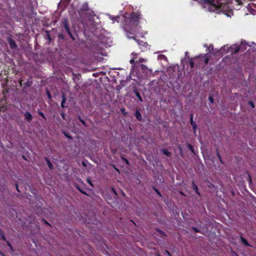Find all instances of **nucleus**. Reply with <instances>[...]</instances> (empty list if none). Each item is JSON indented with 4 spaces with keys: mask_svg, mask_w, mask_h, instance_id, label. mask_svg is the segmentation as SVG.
<instances>
[{
    "mask_svg": "<svg viewBox=\"0 0 256 256\" xmlns=\"http://www.w3.org/2000/svg\"><path fill=\"white\" fill-rule=\"evenodd\" d=\"M196 58H198V60L195 62V66L196 68L200 67L202 64V62H204V64H206L209 60V58L206 55H204L202 56H196Z\"/></svg>",
    "mask_w": 256,
    "mask_h": 256,
    "instance_id": "obj_1",
    "label": "nucleus"
},
{
    "mask_svg": "<svg viewBox=\"0 0 256 256\" xmlns=\"http://www.w3.org/2000/svg\"><path fill=\"white\" fill-rule=\"evenodd\" d=\"M89 10L90 9L88 8V4L87 3H86L82 4V8L79 10V13L84 18V13L85 12H88Z\"/></svg>",
    "mask_w": 256,
    "mask_h": 256,
    "instance_id": "obj_2",
    "label": "nucleus"
},
{
    "mask_svg": "<svg viewBox=\"0 0 256 256\" xmlns=\"http://www.w3.org/2000/svg\"><path fill=\"white\" fill-rule=\"evenodd\" d=\"M140 18V14L138 13H133L132 16L131 21L132 22L136 23V24L137 25Z\"/></svg>",
    "mask_w": 256,
    "mask_h": 256,
    "instance_id": "obj_3",
    "label": "nucleus"
},
{
    "mask_svg": "<svg viewBox=\"0 0 256 256\" xmlns=\"http://www.w3.org/2000/svg\"><path fill=\"white\" fill-rule=\"evenodd\" d=\"M239 46H232L228 49V52H230L232 54H236L240 50Z\"/></svg>",
    "mask_w": 256,
    "mask_h": 256,
    "instance_id": "obj_4",
    "label": "nucleus"
},
{
    "mask_svg": "<svg viewBox=\"0 0 256 256\" xmlns=\"http://www.w3.org/2000/svg\"><path fill=\"white\" fill-rule=\"evenodd\" d=\"M190 124L192 125V128H193V130H194V134H196V129L197 128V125H196V123L193 120V114H192L190 115Z\"/></svg>",
    "mask_w": 256,
    "mask_h": 256,
    "instance_id": "obj_5",
    "label": "nucleus"
},
{
    "mask_svg": "<svg viewBox=\"0 0 256 256\" xmlns=\"http://www.w3.org/2000/svg\"><path fill=\"white\" fill-rule=\"evenodd\" d=\"M206 2L209 4L212 7L211 10L214 11L216 9L218 8V6H216L214 3V0H206Z\"/></svg>",
    "mask_w": 256,
    "mask_h": 256,
    "instance_id": "obj_6",
    "label": "nucleus"
},
{
    "mask_svg": "<svg viewBox=\"0 0 256 256\" xmlns=\"http://www.w3.org/2000/svg\"><path fill=\"white\" fill-rule=\"evenodd\" d=\"M8 41L12 48H16L17 47V45L16 44L14 40L10 38H8Z\"/></svg>",
    "mask_w": 256,
    "mask_h": 256,
    "instance_id": "obj_7",
    "label": "nucleus"
},
{
    "mask_svg": "<svg viewBox=\"0 0 256 256\" xmlns=\"http://www.w3.org/2000/svg\"><path fill=\"white\" fill-rule=\"evenodd\" d=\"M198 58H190L189 59V63L191 68L196 67L195 62L198 60Z\"/></svg>",
    "mask_w": 256,
    "mask_h": 256,
    "instance_id": "obj_8",
    "label": "nucleus"
},
{
    "mask_svg": "<svg viewBox=\"0 0 256 256\" xmlns=\"http://www.w3.org/2000/svg\"><path fill=\"white\" fill-rule=\"evenodd\" d=\"M126 32L127 36L130 38H134L135 34L134 33L130 32L128 30V28L126 26L124 28Z\"/></svg>",
    "mask_w": 256,
    "mask_h": 256,
    "instance_id": "obj_9",
    "label": "nucleus"
},
{
    "mask_svg": "<svg viewBox=\"0 0 256 256\" xmlns=\"http://www.w3.org/2000/svg\"><path fill=\"white\" fill-rule=\"evenodd\" d=\"M25 119L28 122H30L32 118V116L30 112H26L24 114Z\"/></svg>",
    "mask_w": 256,
    "mask_h": 256,
    "instance_id": "obj_10",
    "label": "nucleus"
},
{
    "mask_svg": "<svg viewBox=\"0 0 256 256\" xmlns=\"http://www.w3.org/2000/svg\"><path fill=\"white\" fill-rule=\"evenodd\" d=\"M192 188L196 193L200 195V194L198 192V186L194 183V182H192Z\"/></svg>",
    "mask_w": 256,
    "mask_h": 256,
    "instance_id": "obj_11",
    "label": "nucleus"
},
{
    "mask_svg": "<svg viewBox=\"0 0 256 256\" xmlns=\"http://www.w3.org/2000/svg\"><path fill=\"white\" fill-rule=\"evenodd\" d=\"M135 116L136 118V119L139 121H140L142 120V115L140 112L139 110H136L135 112Z\"/></svg>",
    "mask_w": 256,
    "mask_h": 256,
    "instance_id": "obj_12",
    "label": "nucleus"
},
{
    "mask_svg": "<svg viewBox=\"0 0 256 256\" xmlns=\"http://www.w3.org/2000/svg\"><path fill=\"white\" fill-rule=\"evenodd\" d=\"M240 240H241V242H242V243L245 245L246 246H252L248 242V241L246 240L244 238H243L242 236H240Z\"/></svg>",
    "mask_w": 256,
    "mask_h": 256,
    "instance_id": "obj_13",
    "label": "nucleus"
},
{
    "mask_svg": "<svg viewBox=\"0 0 256 256\" xmlns=\"http://www.w3.org/2000/svg\"><path fill=\"white\" fill-rule=\"evenodd\" d=\"M44 159L46 160V163H47V164L48 165V166L50 168V170H52L53 169V165L52 164V162H50V160H48V158L47 157H45Z\"/></svg>",
    "mask_w": 256,
    "mask_h": 256,
    "instance_id": "obj_14",
    "label": "nucleus"
},
{
    "mask_svg": "<svg viewBox=\"0 0 256 256\" xmlns=\"http://www.w3.org/2000/svg\"><path fill=\"white\" fill-rule=\"evenodd\" d=\"M187 147L194 154H196L192 146L189 143H187Z\"/></svg>",
    "mask_w": 256,
    "mask_h": 256,
    "instance_id": "obj_15",
    "label": "nucleus"
},
{
    "mask_svg": "<svg viewBox=\"0 0 256 256\" xmlns=\"http://www.w3.org/2000/svg\"><path fill=\"white\" fill-rule=\"evenodd\" d=\"M162 152L163 154L165 155H166V156L170 157L171 156V152H170L169 151H168L167 150H165V149H162Z\"/></svg>",
    "mask_w": 256,
    "mask_h": 256,
    "instance_id": "obj_16",
    "label": "nucleus"
},
{
    "mask_svg": "<svg viewBox=\"0 0 256 256\" xmlns=\"http://www.w3.org/2000/svg\"><path fill=\"white\" fill-rule=\"evenodd\" d=\"M62 102H61V106L62 108H64L65 106H64V102H66V96L64 95V94H62Z\"/></svg>",
    "mask_w": 256,
    "mask_h": 256,
    "instance_id": "obj_17",
    "label": "nucleus"
},
{
    "mask_svg": "<svg viewBox=\"0 0 256 256\" xmlns=\"http://www.w3.org/2000/svg\"><path fill=\"white\" fill-rule=\"evenodd\" d=\"M134 93L136 97L140 102H142V98L141 97L140 94L136 90H134Z\"/></svg>",
    "mask_w": 256,
    "mask_h": 256,
    "instance_id": "obj_18",
    "label": "nucleus"
},
{
    "mask_svg": "<svg viewBox=\"0 0 256 256\" xmlns=\"http://www.w3.org/2000/svg\"><path fill=\"white\" fill-rule=\"evenodd\" d=\"M64 26L65 30H66V32L68 33H70V28L68 25L67 22H66L64 23Z\"/></svg>",
    "mask_w": 256,
    "mask_h": 256,
    "instance_id": "obj_19",
    "label": "nucleus"
},
{
    "mask_svg": "<svg viewBox=\"0 0 256 256\" xmlns=\"http://www.w3.org/2000/svg\"><path fill=\"white\" fill-rule=\"evenodd\" d=\"M121 158L126 164L130 165V162L127 159L124 158L123 156H121Z\"/></svg>",
    "mask_w": 256,
    "mask_h": 256,
    "instance_id": "obj_20",
    "label": "nucleus"
},
{
    "mask_svg": "<svg viewBox=\"0 0 256 256\" xmlns=\"http://www.w3.org/2000/svg\"><path fill=\"white\" fill-rule=\"evenodd\" d=\"M178 150H180V155L182 156H183V154H182V146H180V144L178 145Z\"/></svg>",
    "mask_w": 256,
    "mask_h": 256,
    "instance_id": "obj_21",
    "label": "nucleus"
},
{
    "mask_svg": "<svg viewBox=\"0 0 256 256\" xmlns=\"http://www.w3.org/2000/svg\"><path fill=\"white\" fill-rule=\"evenodd\" d=\"M146 61V60L143 58H140L138 60H136V63H142Z\"/></svg>",
    "mask_w": 256,
    "mask_h": 256,
    "instance_id": "obj_22",
    "label": "nucleus"
},
{
    "mask_svg": "<svg viewBox=\"0 0 256 256\" xmlns=\"http://www.w3.org/2000/svg\"><path fill=\"white\" fill-rule=\"evenodd\" d=\"M78 118L84 125L86 126L85 122L81 118L80 116H78Z\"/></svg>",
    "mask_w": 256,
    "mask_h": 256,
    "instance_id": "obj_23",
    "label": "nucleus"
},
{
    "mask_svg": "<svg viewBox=\"0 0 256 256\" xmlns=\"http://www.w3.org/2000/svg\"><path fill=\"white\" fill-rule=\"evenodd\" d=\"M32 84V82L28 80L27 82H26V85L27 86H30Z\"/></svg>",
    "mask_w": 256,
    "mask_h": 256,
    "instance_id": "obj_24",
    "label": "nucleus"
},
{
    "mask_svg": "<svg viewBox=\"0 0 256 256\" xmlns=\"http://www.w3.org/2000/svg\"><path fill=\"white\" fill-rule=\"evenodd\" d=\"M159 58H160V59H162V60H166V57L163 55V54H160L159 56Z\"/></svg>",
    "mask_w": 256,
    "mask_h": 256,
    "instance_id": "obj_25",
    "label": "nucleus"
},
{
    "mask_svg": "<svg viewBox=\"0 0 256 256\" xmlns=\"http://www.w3.org/2000/svg\"><path fill=\"white\" fill-rule=\"evenodd\" d=\"M192 230L196 232H200V230H198V228H196V227H192Z\"/></svg>",
    "mask_w": 256,
    "mask_h": 256,
    "instance_id": "obj_26",
    "label": "nucleus"
},
{
    "mask_svg": "<svg viewBox=\"0 0 256 256\" xmlns=\"http://www.w3.org/2000/svg\"><path fill=\"white\" fill-rule=\"evenodd\" d=\"M130 63L131 64H134V63H136V61L135 60V58H133L132 60H130Z\"/></svg>",
    "mask_w": 256,
    "mask_h": 256,
    "instance_id": "obj_27",
    "label": "nucleus"
},
{
    "mask_svg": "<svg viewBox=\"0 0 256 256\" xmlns=\"http://www.w3.org/2000/svg\"><path fill=\"white\" fill-rule=\"evenodd\" d=\"M38 114H39L40 116H42L44 118V119H46V117H45V116H44V113H43L42 112H38Z\"/></svg>",
    "mask_w": 256,
    "mask_h": 256,
    "instance_id": "obj_28",
    "label": "nucleus"
},
{
    "mask_svg": "<svg viewBox=\"0 0 256 256\" xmlns=\"http://www.w3.org/2000/svg\"><path fill=\"white\" fill-rule=\"evenodd\" d=\"M140 68H141L142 70H144L146 69L147 68L146 66L144 64H141Z\"/></svg>",
    "mask_w": 256,
    "mask_h": 256,
    "instance_id": "obj_29",
    "label": "nucleus"
},
{
    "mask_svg": "<svg viewBox=\"0 0 256 256\" xmlns=\"http://www.w3.org/2000/svg\"><path fill=\"white\" fill-rule=\"evenodd\" d=\"M86 181L87 182L90 184L92 186H94V185L92 184V182L91 180H90V178H87L86 179Z\"/></svg>",
    "mask_w": 256,
    "mask_h": 256,
    "instance_id": "obj_30",
    "label": "nucleus"
},
{
    "mask_svg": "<svg viewBox=\"0 0 256 256\" xmlns=\"http://www.w3.org/2000/svg\"><path fill=\"white\" fill-rule=\"evenodd\" d=\"M7 244H8V246L10 247V248L12 251H14V250H12V244H10V243L8 241V242H7Z\"/></svg>",
    "mask_w": 256,
    "mask_h": 256,
    "instance_id": "obj_31",
    "label": "nucleus"
},
{
    "mask_svg": "<svg viewBox=\"0 0 256 256\" xmlns=\"http://www.w3.org/2000/svg\"><path fill=\"white\" fill-rule=\"evenodd\" d=\"M154 190L155 192H156V194H158L159 196H161V194H160V192L157 188H154Z\"/></svg>",
    "mask_w": 256,
    "mask_h": 256,
    "instance_id": "obj_32",
    "label": "nucleus"
},
{
    "mask_svg": "<svg viewBox=\"0 0 256 256\" xmlns=\"http://www.w3.org/2000/svg\"><path fill=\"white\" fill-rule=\"evenodd\" d=\"M68 35L70 36V37L73 40H74V38L73 37V36L72 34L70 32V33H68Z\"/></svg>",
    "mask_w": 256,
    "mask_h": 256,
    "instance_id": "obj_33",
    "label": "nucleus"
},
{
    "mask_svg": "<svg viewBox=\"0 0 256 256\" xmlns=\"http://www.w3.org/2000/svg\"><path fill=\"white\" fill-rule=\"evenodd\" d=\"M121 111H122V114H124V115H126V112H125V109L124 108L122 109H121Z\"/></svg>",
    "mask_w": 256,
    "mask_h": 256,
    "instance_id": "obj_34",
    "label": "nucleus"
},
{
    "mask_svg": "<svg viewBox=\"0 0 256 256\" xmlns=\"http://www.w3.org/2000/svg\"><path fill=\"white\" fill-rule=\"evenodd\" d=\"M1 237H2V238L4 240H6V237L4 236V234H1Z\"/></svg>",
    "mask_w": 256,
    "mask_h": 256,
    "instance_id": "obj_35",
    "label": "nucleus"
},
{
    "mask_svg": "<svg viewBox=\"0 0 256 256\" xmlns=\"http://www.w3.org/2000/svg\"><path fill=\"white\" fill-rule=\"evenodd\" d=\"M209 100H210V102L211 103H213L214 102V99L212 98V96H210L209 97Z\"/></svg>",
    "mask_w": 256,
    "mask_h": 256,
    "instance_id": "obj_36",
    "label": "nucleus"
},
{
    "mask_svg": "<svg viewBox=\"0 0 256 256\" xmlns=\"http://www.w3.org/2000/svg\"><path fill=\"white\" fill-rule=\"evenodd\" d=\"M76 188L82 193L86 194V193L82 190L78 186H76Z\"/></svg>",
    "mask_w": 256,
    "mask_h": 256,
    "instance_id": "obj_37",
    "label": "nucleus"
},
{
    "mask_svg": "<svg viewBox=\"0 0 256 256\" xmlns=\"http://www.w3.org/2000/svg\"><path fill=\"white\" fill-rule=\"evenodd\" d=\"M64 136H65L66 137H67V138H70V139H72V138L71 136H70L69 135H68V134H66V132H64Z\"/></svg>",
    "mask_w": 256,
    "mask_h": 256,
    "instance_id": "obj_38",
    "label": "nucleus"
},
{
    "mask_svg": "<svg viewBox=\"0 0 256 256\" xmlns=\"http://www.w3.org/2000/svg\"><path fill=\"white\" fill-rule=\"evenodd\" d=\"M249 103L252 108L254 107V105L252 102H250Z\"/></svg>",
    "mask_w": 256,
    "mask_h": 256,
    "instance_id": "obj_39",
    "label": "nucleus"
},
{
    "mask_svg": "<svg viewBox=\"0 0 256 256\" xmlns=\"http://www.w3.org/2000/svg\"><path fill=\"white\" fill-rule=\"evenodd\" d=\"M217 156H218V158H220V162H222V160H221V158H220V154L218 153V152H217Z\"/></svg>",
    "mask_w": 256,
    "mask_h": 256,
    "instance_id": "obj_40",
    "label": "nucleus"
},
{
    "mask_svg": "<svg viewBox=\"0 0 256 256\" xmlns=\"http://www.w3.org/2000/svg\"><path fill=\"white\" fill-rule=\"evenodd\" d=\"M58 38H64V36H63L62 34H58Z\"/></svg>",
    "mask_w": 256,
    "mask_h": 256,
    "instance_id": "obj_41",
    "label": "nucleus"
},
{
    "mask_svg": "<svg viewBox=\"0 0 256 256\" xmlns=\"http://www.w3.org/2000/svg\"><path fill=\"white\" fill-rule=\"evenodd\" d=\"M158 232H159L160 234H164V232H162V230H158Z\"/></svg>",
    "mask_w": 256,
    "mask_h": 256,
    "instance_id": "obj_42",
    "label": "nucleus"
},
{
    "mask_svg": "<svg viewBox=\"0 0 256 256\" xmlns=\"http://www.w3.org/2000/svg\"><path fill=\"white\" fill-rule=\"evenodd\" d=\"M248 178H249V180H250V183H252V179H251V177H250V174H248Z\"/></svg>",
    "mask_w": 256,
    "mask_h": 256,
    "instance_id": "obj_43",
    "label": "nucleus"
},
{
    "mask_svg": "<svg viewBox=\"0 0 256 256\" xmlns=\"http://www.w3.org/2000/svg\"><path fill=\"white\" fill-rule=\"evenodd\" d=\"M82 164L84 166H86V164L84 162H82Z\"/></svg>",
    "mask_w": 256,
    "mask_h": 256,
    "instance_id": "obj_44",
    "label": "nucleus"
},
{
    "mask_svg": "<svg viewBox=\"0 0 256 256\" xmlns=\"http://www.w3.org/2000/svg\"><path fill=\"white\" fill-rule=\"evenodd\" d=\"M113 167L118 172H119V170L118 168H116V166H113Z\"/></svg>",
    "mask_w": 256,
    "mask_h": 256,
    "instance_id": "obj_45",
    "label": "nucleus"
},
{
    "mask_svg": "<svg viewBox=\"0 0 256 256\" xmlns=\"http://www.w3.org/2000/svg\"><path fill=\"white\" fill-rule=\"evenodd\" d=\"M166 252L167 253V254H168L169 256H171L170 254V252H168V251H167V250H166Z\"/></svg>",
    "mask_w": 256,
    "mask_h": 256,
    "instance_id": "obj_46",
    "label": "nucleus"
},
{
    "mask_svg": "<svg viewBox=\"0 0 256 256\" xmlns=\"http://www.w3.org/2000/svg\"><path fill=\"white\" fill-rule=\"evenodd\" d=\"M48 96L49 98H51V96H50V92H48Z\"/></svg>",
    "mask_w": 256,
    "mask_h": 256,
    "instance_id": "obj_47",
    "label": "nucleus"
},
{
    "mask_svg": "<svg viewBox=\"0 0 256 256\" xmlns=\"http://www.w3.org/2000/svg\"><path fill=\"white\" fill-rule=\"evenodd\" d=\"M16 188L17 190H18V192H19V190H18V184H16Z\"/></svg>",
    "mask_w": 256,
    "mask_h": 256,
    "instance_id": "obj_48",
    "label": "nucleus"
},
{
    "mask_svg": "<svg viewBox=\"0 0 256 256\" xmlns=\"http://www.w3.org/2000/svg\"><path fill=\"white\" fill-rule=\"evenodd\" d=\"M44 223H45V224H48V223L46 220H44Z\"/></svg>",
    "mask_w": 256,
    "mask_h": 256,
    "instance_id": "obj_49",
    "label": "nucleus"
},
{
    "mask_svg": "<svg viewBox=\"0 0 256 256\" xmlns=\"http://www.w3.org/2000/svg\"><path fill=\"white\" fill-rule=\"evenodd\" d=\"M48 38H49L50 40L51 38H50V35L48 34Z\"/></svg>",
    "mask_w": 256,
    "mask_h": 256,
    "instance_id": "obj_50",
    "label": "nucleus"
},
{
    "mask_svg": "<svg viewBox=\"0 0 256 256\" xmlns=\"http://www.w3.org/2000/svg\"><path fill=\"white\" fill-rule=\"evenodd\" d=\"M132 54L134 55V56H136V54H134V52H132Z\"/></svg>",
    "mask_w": 256,
    "mask_h": 256,
    "instance_id": "obj_51",
    "label": "nucleus"
},
{
    "mask_svg": "<svg viewBox=\"0 0 256 256\" xmlns=\"http://www.w3.org/2000/svg\"><path fill=\"white\" fill-rule=\"evenodd\" d=\"M62 116L63 118H64V114H62Z\"/></svg>",
    "mask_w": 256,
    "mask_h": 256,
    "instance_id": "obj_52",
    "label": "nucleus"
},
{
    "mask_svg": "<svg viewBox=\"0 0 256 256\" xmlns=\"http://www.w3.org/2000/svg\"><path fill=\"white\" fill-rule=\"evenodd\" d=\"M180 194L182 195H184L183 193L182 192H180Z\"/></svg>",
    "mask_w": 256,
    "mask_h": 256,
    "instance_id": "obj_53",
    "label": "nucleus"
},
{
    "mask_svg": "<svg viewBox=\"0 0 256 256\" xmlns=\"http://www.w3.org/2000/svg\"><path fill=\"white\" fill-rule=\"evenodd\" d=\"M3 256H4L3 254H2Z\"/></svg>",
    "mask_w": 256,
    "mask_h": 256,
    "instance_id": "obj_54",
    "label": "nucleus"
}]
</instances>
